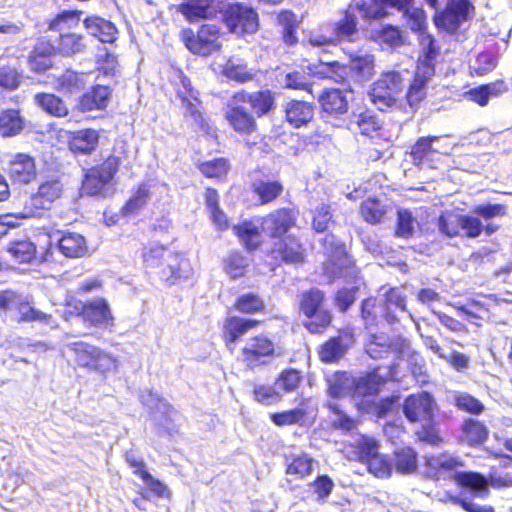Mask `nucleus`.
I'll use <instances>...</instances> for the list:
<instances>
[{
	"label": "nucleus",
	"instance_id": "obj_1",
	"mask_svg": "<svg viewBox=\"0 0 512 512\" xmlns=\"http://www.w3.org/2000/svg\"><path fill=\"white\" fill-rule=\"evenodd\" d=\"M142 263L147 272L156 275L166 286L186 281L193 272L184 253L160 242H149L141 248Z\"/></svg>",
	"mask_w": 512,
	"mask_h": 512
},
{
	"label": "nucleus",
	"instance_id": "obj_2",
	"mask_svg": "<svg viewBox=\"0 0 512 512\" xmlns=\"http://www.w3.org/2000/svg\"><path fill=\"white\" fill-rule=\"evenodd\" d=\"M81 10H62L46 20V32L58 57L69 58L87 49L86 37L78 31Z\"/></svg>",
	"mask_w": 512,
	"mask_h": 512
},
{
	"label": "nucleus",
	"instance_id": "obj_3",
	"mask_svg": "<svg viewBox=\"0 0 512 512\" xmlns=\"http://www.w3.org/2000/svg\"><path fill=\"white\" fill-rule=\"evenodd\" d=\"M402 411L410 423H420L415 431L420 442L437 445L441 442L436 412L438 405L434 396L429 391H419L405 397Z\"/></svg>",
	"mask_w": 512,
	"mask_h": 512
},
{
	"label": "nucleus",
	"instance_id": "obj_4",
	"mask_svg": "<svg viewBox=\"0 0 512 512\" xmlns=\"http://www.w3.org/2000/svg\"><path fill=\"white\" fill-rule=\"evenodd\" d=\"M65 194L66 185L63 179L58 175L47 176L40 181L34 192L25 196L22 208L14 215L18 220L41 218L52 210Z\"/></svg>",
	"mask_w": 512,
	"mask_h": 512
},
{
	"label": "nucleus",
	"instance_id": "obj_5",
	"mask_svg": "<svg viewBox=\"0 0 512 512\" xmlns=\"http://www.w3.org/2000/svg\"><path fill=\"white\" fill-rule=\"evenodd\" d=\"M64 318H80L84 324L92 327H110L114 325V315L108 300L96 297L82 301L74 295L64 300Z\"/></svg>",
	"mask_w": 512,
	"mask_h": 512
},
{
	"label": "nucleus",
	"instance_id": "obj_6",
	"mask_svg": "<svg viewBox=\"0 0 512 512\" xmlns=\"http://www.w3.org/2000/svg\"><path fill=\"white\" fill-rule=\"evenodd\" d=\"M121 164L122 157L111 153L101 163L86 169L81 183L83 193L89 196L105 197L107 187L114 180Z\"/></svg>",
	"mask_w": 512,
	"mask_h": 512
},
{
	"label": "nucleus",
	"instance_id": "obj_7",
	"mask_svg": "<svg viewBox=\"0 0 512 512\" xmlns=\"http://www.w3.org/2000/svg\"><path fill=\"white\" fill-rule=\"evenodd\" d=\"M179 37L185 48L195 55L210 56L222 48V32L216 24H201L196 32L191 28H184Z\"/></svg>",
	"mask_w": 512,
	"mask_h": 512
},
{
	"label": "nucleus",
	"instance_id": "obj_8",
	"mask_svg": "<svg viewBox=\"0 0 512 512\" xmlns=\"http://www.w3.org/2000/svg\"><path fill=\"white\" fill-rule=\"evenodd\" d=\"M266 255L277 266L297 268L307 262L309 250L299 235L291 234L272 241Z\"/></svg>",
	"mask_w": 512,
	"mask_h": 512
},
{
	"label": "nucleus",
	"instance_id": "obj_9",
	"mask_svg": "<svg viewBox=\"0 0 512 512\" xmlns=\"http://www.w3.org/2000/svg\"><path fill=\"white\" fill-rule=\"evenodd\" d=\"M221 21L227 30L238 36L255 34L260 25L257 9L245 2H232L222 11Z\"/></svg>",
	"mask_w": 512,
	"mask_h": 512
},
{
	"label": "nucleus",
	"instance_id": "obj_10",
	"mask_svg": "<svg viewBox=\"0 0 512 512\" xmlns=\"http://www.w3.org/2000/svg\"><path fill=\"white\" fill-rule=\"evenodd\" d=\"M354 460L366 465L368 471L378 478L391 476V465L388 458L380 454L379 441L369 435H361L351 445Z\"/></svg>",
	"mask_w": 512,
	"mask_h": 512
},
{
	"label": "nucleus",
	"instance_id": "obj_11",
	"mask_svg": "<svg viewBox=\"0 0 512 512\" xmlns=\"http://www.w3.org/2000/svg\"><path fill=\"white\" fill-rule=\"evenodd\" d=\"M240 355L245 368L253 371L271 363L279 355V347L268 334L258 333L245 342Z\"/></svg>",
	"mask_w": 512,
	"mask_h": 512
},
{
	"label": "nucleus",
	"instance_id": "obj_12",
	"mask_svg": "<svg viewBox=\"0 0 512 512\" xmlns=\"http://www.w3.org/2000/svg\"><path fill=\"white\" fill-rule=\"evenodd\" d=\"M432 7L437 8L438 0H426ZM474 5L470 0H446L445 7L434 14V25L447 34H455L460 26L471 19Z\"/></svg>",
	"mask_w": 512,
	"mask_h": 512
},
{
	"label": "nucleus",
	"instance_id": "obj_13",
	"mask_svg": "<svg viewBox=\"0 0 512 512\" xmlns=\"http://www.w3.org/2000/svg\"><path fill=\"white\" fill-rule=\"evenodd\" d=\"M405 78L401 71L385 70L372 83L369 96L373 104L380 109L391 108L397 104Z\"/></svg>",
	"mask_w": 512,
	"mask_h": 512
},
{
	"label": "nucleus",
	"instance_id": "obj_14",
	"mask_svg": "<svg viewBox=\"0 0 512 512\" xmlns=\"http://www.w3.org/2000/svg\"><path fill=\"white\" fill-rule=\"evenodd\" d=\"M76 367L104 373L115 366L114 357L101 348L84 341L67 345Z\"/></svg>",
	"mask_w": 512,
	"mask_h": 512
},
{
	"label": "nucleus",
	"instance_id": "obj_15",
	"mask_svg": "<svg viewBox=\"0 0 512 512\" xmlns=\"http://www.w3.org/2000/svg\"><path fill=\"white\" fill-rule=\"evenodd\" d=\"M299 210L296 207L282 206L269 211L260 218L262 230L267 237L274 241L284 236L297 227Z\"/></svg>",
	"mask_w": 512,
	"mask_h": 512
},
{
	"label": "nucleus",
	"instance_id": "obj_16",
	"mask_svg": "<svg viewBox=\"0 0 512 512\" xmlns=\"http://www.w3.org/2000/svg\"><path fill=\"white\" fill-rule=\"evenodd\" d=\"M57 56L58 54L50 44V37L40 35L28 52L26 63L32 74L44 76L57 67Z\"/></svg>",
	"mask_w": 512,
	"mask_h": 512
},
{
	"label": "nucleus",
	"instance_id": "obj_17",
	"mask_svg": "<svg viewBox=\"0 0 512 512\" xmlns=\"http://www.w3.org/2000/svg\"><path fill=\"white\" fill-rule=\"evenodd\" d=\"M327 255L326 270L337 277H343L355 270V262L348 255L344 243L328 234L322 240Z\"/></svg>",
	"mask_w": 512,
	"mask_h": 512
},
{
	"label": "nucleus",
	"instance_id": "obj_18",
	"mask_svg": "<svg viewBox=\"0 0 512 512\" xmlns=\"http://www.w3.org/2000/svg\"><path fill=\"white\" fill-rule=\"evenodd\" d=\"M4 172L13 184H29L37 176L36 160L29 153H15L6 162Z\"/></svg>",
	"mask_w": 512,
	"mask_h": 512
},
{
	"label": "nucleus",
	"instance_id": "obj_19",
	"mask_svg": "<svg viewBox=\"0 0 512 512\" xmlns=\"http://www.w3.org/2000/svg\"><path fill=\"white\" fill-rule=\"evenodd\" d=\"M231 129L240 136H249L258 131L255 116L245 109L241 102H236L232 97L224 114Z\"/></svg>",
	"mask_w": 512,
	"mask_h": 512
},
{
	"label": "nucleus",
	"instance_id": "obj_20",
	"mask_svg": "<svg viewBox=\"0 0 512 512\" xmlns=\"http://www.w3.org/2000/svg\"><path fill=\"white\" fill-rule=\"evenodd\" d=\"M462 465L457 457L447 453L430 455L425 458L424 475L433 481L452 479V475L458 473L457 469Z\"/></svg>",
	"mask_w": 512,
	"mask_h": 512
},
{
	"label": "nucleus",
	"instance_id": "obj_21",
	"mask_svg": "<svg viewBox=\"0 0 512 512\" xmlns=\"http://www.w3.org/2000/svg\"><path fill=\"white\" fill-rule=\"evenodd\" d=\"M317 101L323 118L338 119L349 110L347 95L340 88H324L319 93Z\"/></svg>",
	"mask_w": 512,
	"mask_h": 512
},
{
	"label": "nucleus",
	"instance_id": "obj_22",
	"mask_svg": "<svg viewBox=\"0 0 512 512\" xmlns=\"http://www.w3.org/2000/svg\"><path fill=\"white\" fill-rule=\"evenodd\" d=\"M232 99L236 102H241L243 105L248 104L250 112L258 118L267 115L275 108V95L269 89L255 92L241 89L232 94Z\"/></svg>",
	"mask_w": 512,
	"mask_h": 512
},
{
	"label": "nucleus",
	"instance_id": "obj_23",
	"mask_svg": "<svg viewBox=\"0 0 512 512\" xmlns=\"http://www.w3.org/2000/svg\"><path fill=\"white\" fill-rule=\"evenodd\" d=\"M249 189L257 204L266 206L276 202L283 195L285 188L281 179L261 175L250 181Z\"/></svg>",
	"mask_w": 512,
	"mask_h": 512
},
{
	"label": "nucleus",
	"instance_id": "obj_24",
	"mask_svg": "<svg viewBox=\"0 0 512 512\" xmlns=\"http://www.w3.org/2000/svg\"><path fill=\"white\" fill-rule=\"evenodd\" d=\"M261 321L256 318L227 316L222 325V340L227 347H231L240 342L244 335L250 330L258 328Z\"/></svg>",
	"mask_w": 512,
	"mask_h": 512
},
{
	"label": "nucleus",
	"instance_id": "obj_25",
	"mask_svg": "<svg viewBox=\"0 0 512 512\" xmlns=\"http://www.w3.org/2000/svg\"><path fill=\"white\" fill-rule=\"evenodd\" d=\"M284 120L294 129L307 127L315 118V106L301 99H289L283 104Z\"/></svg>",
	"mask_w": 512,
	"mask_h": 512
},
{
	"label": "nucleus",
	"instance_id": "obj_26",
	"mask_svg": "<svg viewBox=\"0 0 512 512\" xmlns=\"http://www.w3.org/2000/svg\"><path fill=\"white\" fill-rule=\"evenodd\" d=\"M414 0H370L357 2L355 7L365 20H378L387 16V9L403 12L410 8Z\"/></svg>",
	"mask_w": 512,
	"mask_h": 512
},
{
	"label": "nucleus",
	"instance_id": "obj_27",
	"mask_svg": "<svg viewBox=\"0 0 512 512\" xmlns=\"http://www.w3.org/2000/svg\"><path fill=\"white\" fill-rule=\"evenodd\" d=\"M434 73L415 69L405 93L406 104L412 111H417L428 96V82Z\"/></svg>",
	"mask_w": 512,
	"mask_h": 512
},
{
	"label": "nucleus",
	"instance_id": "obj_28",
	"mask_svg": "<svg viewBox=\"0 0 512 512\" xmlns=\"http://www.w3.org/2000/svg\"><path fill=\"white\" fill-rule=\"evenodd\" d=\"M440 138L437 135L418 137L410 147L409 156L411 163L416 167L430 165L434 160V156L441 153L436 146Z\"/></svg>",
	"mask_w": 512,
	"mask_h": 512
},
{
	"label": "nucleus",
	"instance_id": "obj_29",
	"mask_svg": "<svg viewBox=\"0 0 512 512\" xmlns=\"http://www.w3.org/2000/svg\"><path fill=\"white\" fill-rule=\"evenodd\" d=\"M312 412L313 409L310 406V399L303 397L297 407L271 413L269 417L271 422L277 427H286L296 424L303 426Z\"/></svg>",
	"mask_w": 512,
	"mask_h": 512
},
{
	"label": "nucleus",
	"instance_id": "obj_30",
	"mask_svg": "<svg viewBox=\"0 0 512 512\" xmlns=\"http://www.w3.org/2000/svg\"><path fill=\"white\" fill-rule=\"evenodd\" d=\"M59 252L68 259H78L87 256L88 243L81 233L65 230L60 231L56 244Z\"/></svg>",
	"mask_w": 512,
	"mask_h": 512
},
{
	"label": "nucleus",
	"instance_id": "obj_31",
	"mask_svg": "<svg viewBox=\"0 0 512 512\" xmlns=\"http://www.w3.org/2000/svg\"><path fill=\"white\" fill-rule=\"evenodd\" d=\"M111 95L112 90L109 86L100 84L93 85L78 98L77 109L80 112L105 110Z\"/></svg>",
	"mask_w": 512,
	"mask_h": 512
},
{
	"label": "nucleus",
	"instance_id": "obj_32",
	"mask_svg": "<svg viewBox=\"0 0 512 512\" xmlns=\"http://www.w3.org/2000/svg\"><path fill=\"white\" fill-rule=\"evenodd\" d=\"M385 383L386 380L379 374L378 368H373L359 376H353L352 397L377 395Z\"/></svg>",
	"mask_w": 512,
	"mask_h": 512
},
{
	"label": "nucleus",
	"instance_id": "obj_33",
	"mask_svg": "<svg viewBox=\"0 0 512 512\" xmlns=\"http://www.w3.org/2000/svg\"><path fill=\"white\" fill-rule=\"evenodd\" d=\"M178 11L191 23L210 19L216 14V0H186L179 4Z\"/></svg>",
	"mask_w": 512,
	"mask_h": 512
},
{
	"label": "nucleus",
	"instance_id": "obj_34",
	"mask_svg": "<svg viewBox=\"0 0 512 512\" xmlns=\"http://www.w3.org/2000/svg\"><path fill=\"white\" fill-rule=\"evenodd\" d=\"M313 75L320 80H329L337 84L349 81V67L339 61H319L314 66Z\"/></svg>",
	"mask_w": 512,
	"mask_h": 512
},
{
	"label": "nucleus",
	"instance_id": "obj_35",
	"mask_svg": "<svg viewBox=\"0 0 512 512\" xmlns=\"http://www.w3.org/2000/svg\"><path fill=\"white\" fill-rule=\"evenodd\" d=\"M234 235L248 252L258 250L262 245L261 230L250 219L243 220L232 227Z\"/></svg>",
	"mask_w": 512,
	"mask_h": 512
},
{
	"label": "nucleus",
	"instance_id": "obj_36",
	"mask_svg": "<svg viewBox=\"0 0 512 512\" xmlns=\"http://www.w3.org/2000/svg\"><path fill=\"white\" fill-rule=\"evenodd\" d=\"M33 101L43 112L55 118H64L69 115V107L65 100L52 92H38Z\"/></svg>",
	"mask_w": 512,
	"mask_h": 512
},
{
	"label": "nucleus",
	"instance_id": "obj_37",
	"mask_svg": "<svg viewBox=\"0 0 512 512\" xmlns=\"http://www.w3.org/2000/svg\"><path fill=\"white\" fill-rule=\"evenodd\" d=\"M275 23L281 28L283 43L289 47L295 46L299 41L297 30L300 24L296 13L290 9H282L276 14Z\"/></svg>",
	"mask_w": 512,
	"mask_h": 512
},
{
	"label": "nucleus",
	"instance_id": "obj_38",
	"mask_svg": "<svg viewBox=\"0 0 512 512\" xmlns=\"http://www.w3.org/2000/svg\"><path fill=\"white\" fill-rule=\"evenodd\" d=\"M84 27L102 43H114L118 38L117 27L109 20L91 15L83 20Z\"/></svg>",
	"mask_w": 512,
	"mask_h": 512
},
{
	"label": "nucleus",
	"instance_id": "obj_39",
	"mask_svg": "<svg viewBox=\"0 0 512 512\" xmlns=\"http://www.w3.org/2000/svg\"><path fill=\"white\" fill-rule=\"evenodd\" d=\"M98 144L99 133L92 128L74 131L69 137V148L75 154H91L96 150Z\"/></svg>",
	"mask_w": 512,
	"mask_h": 512
},
{
	"label": "nucleus",
	"instance_id": "obj_40",
	"mask_svg": "<svg viewBox=\"0 0 512 512\" xmlns=\"http://www.w3.org/2000/svg\"><path fill=\"white\" fill-rule=\"evenodd\" d=\"M419 45L421 48V58L418 61L416 69L435 74V64L441 50L440 45L430 33L419 36Z\"/></svg>",
	"mask_w": 512,
	"mask_h": 512
},
{
	"label": "nucleus",
	"instance_id": "obj_41",
	"mask_svg": "<svg viewBox=\"0 0 512 512\" xmlns=\"http://www.w3.org/2000/svg\"><path fill=\"white\" fill-rule=\"evenodd\" d=\"M314 463V458L304 451L291 457H286L285 474L293 477L295 480H305L313 473Z\"/></svg>",
	"mask_w": 512,
	"mask_h": 512
},
{
	"label": "nucleus",
	"instance_id": "obj_42",
	"mask_svg": "<svg viewBox=\"0 0 512 512\" xmlns=\"http://www.w3.org/2000/svg\"><path fill=\"white\" fill-rule=\"evenodd\" d=\"M371 39L377 44L396 50L408 44L407 36L395 25L385 24L373 31Z\"/></svg>",
	"mask_w": 512,
	"mask_h": 512
},
{
	"label": "nucleus",
	"instance_id": "obj_43",
	"mask_svg": "<svg viewBox=\"0 0 512 512\" xmlns=\"http://www.w3.org/2000/svg\"><path fill=\"white\" fill-rule=\"evenodd\" d=\"M390 465L398 474H413L418 468V454L411 446L400 447L393 452Z\"/></svg>",
	"mask_w": 512,
	"mask_h": 512
},
{
	"label": "nucleus",
	"instance_id": "obj_44",
	"mask_svg": "<svg viewBox=\"0 0 512 512\" xmlns=\"http://www.w3.org/2000/svg\"><path fill=\"white\" fill-rule=\"evenodd\" d=\"M150 186L146 183H138L131 191V195L120 208L124 217L138 214L147 205L151 197Z\"/></svg>",
	"mask_w": 512,
	"mask_h": 512
},
{
	"label": "nucleus",
	"instance_id": "obj_45",
	"mask_svg": "<svg viewBox=\"0 0 512 512\" xmlns=\"http://www.w3.org/2000/svg\"><path fill=\"white\" fill-rule=\"evenodd\" d=\"M15 309L17 311V323H33L38 322L42 324H49L53 317L51 314L43 312L34 307L33 301L28 298H20L15 302Z\"/></svg>",
	"mask_w": 512,
	"mask_h": 512
},
{
	"label": "nucleus",
	"instance_id": "obj_46",
	"mask_svg": "<svg viewBox=\"0 0 512 512\" xmlns=\"http://www.w3.org/2000/svg\"><path fill=\"white\" fill-rule=\"evenodd\" d=\"M333 314L326 306L303 316L302 325L312 335H323L333 326Z\"/></svg>",
	"mask_w": 512,
	"mask_h": 512
},
{
	"label": "nucleus",
	"instance_id": "obj_47",
	"mask_svg": "<svg viewBox=\"0 0 512 512\" xmlns=\"http://www.w3.org/2000/svg\"><path fill=\"white\" fill-rule=\"evenodd\" d=\"M358 33V19L356 15L346 9L342 17L333 23L332 34L337 43L342 41L353 42Z\"/></svg>",
	"mask_w": 512,
	"mask_h": 512
},
{
	"label": "nucleus",
	"instance_id": "obj_48",
	"mask_svg": "<svg viewBox=\"0 0 512 512\" xmlns=\"http://www.w3.org/2000/svg\"><path fill=\"white\" fill-rule=\"evenodd\" d=\"M325 306V292L317 287H310L297 295L298 312L302 317Z\"/></svg>",
	"mask_w": 512,
	"mask_h": 512
},
{
	"label": "nucleus",
	"instance_id": "obj_49",
	"mask_svg": "<svg viewBox=\"0 0 512 512\" xmlns=\"http://www.w3.org/2000/svg\"><path fill=\"white\" fill-rule=\"evenodd\" d=\"M233 308L243 315L264 314L267 305L264 298L255 292L240 294L233 303Z\"/></svg>",
	"mask_w": 512,
	"mask_h": 512
},
{
	"label": "nucleus",
	"instance_id": "obj_50",
	"mask_svg": "<svg viewBox=\"0 0 512 512\" xmlns=\"http://www.w3.org/2000/svg\"><path fill=\"white\" fill-rule=\"evenodd\" d=\"M392 146V140L383 135L367 139L363 147L366 161L377 162L388 159Z\"/></svg>",
	"mask_w": 512,
	"mask_h": 512
},
{
	"label": "nucleus",
	"instance_id": "obj_51",
	"mask_svg": "<svg viewBox=\"0 0 512 512\" xmlns=\"http://www.w3.org/2000/svg\"><path fill=\"white\" fill-rule=\"evenodd\" d=\"M346 352L347 345L339 335L332 336L325 340L317 350L319 360L325 364L338 362Z\"/></svg>",
	"mask_w": 512,
	"mask_h": 512
},
{
	"label": "nucleus",
	"instance_id": "obj_52",
	"mask_svg": "<svg viewBox=\"0 0 512 512\" xmlns=\"http://www.w3.org/2000/svg\"><path fill=\"white\" fill-rule=\"evenodd\" d=\"M463 439L471 447L482 445L489 436L487 426L474 418H466L461 425Z\"/></svg>",
	"mask_w": 512,
	"mask_h": 512
},
{
	"label": "nucleus",
	"instance_id": "obj_53",
	"mask_svg": "<svg viewBox=\"0 0 512 512\" xmlns=\"http://www.w3.org/2000/svg\"><path fill=\"white\" fill-rule=\"evenodd\" d=\"M192 106L182 111L183 121L188 123L193 131L209 134L212 129L211 120L202 103Z\"/></svg>",
	"mask_w": 512,
	"mask_h": 512
},
{
	"label": "nucleus",
	"instance_id": "obj_54",
	"mask_svg": "<svg viewBox=\"0 0 512 512\" xmlns=\"http://www.w3.org/2000/svg\"><path fill=\"white\" fill-rule=\"evenodd\" d=\"M388 212L387 206L376 197L365 199L359 206L358 213L363 221L371 225L380 224Z\"/></svg>",
	"mask_w": 512,
	"mask_h": 512
},
{
	"label": "nucleus",
	"instance_id": "obj_55",
	"mask_svg": "<svg viewBox=\"0 0 512 512\" xmlns=\"http://www.w3.org/2000/svg\"><path fill=\"white\" fill-rule=\"evenodd\" d=\"M205 204L209 209L210 218L216 228L220 231L227 230L229 220L224 211L219 206V194L213 187H206L204 192Z\"/></svg>",
	"mask_w": 512,
	"mask_h": 512
},
{
	"label": "nucleus",
	"instance_id": "obj_56",
	"mask_svg": "<svg viewBox=\"0 0 512 512\" xmlns=\"http://www.w3.org/2000/svg\"><path fill=\"white\" fill-rule=\"evenodd\" d=\"M349 74L352 72L360 80H368L375 73V56L371 53L350 54Z\"/></svg>",
	"mask_w": 512,
	"mask_h": 512
},
{
	"label": "nucleus",
	"instance_id": "obj_57",
	"mask_svg": "<svg viewBox=\"0 0 512 512\" xmlns=\"http://www.w3.org/2000/svg\"><path fill=\"white\" fill-rule=\"evenodd\" d=\"M452 480L457 486L479 495L488 493V480L480 473L458 472L452 475Z\"/></svg>",
	"mask_w": 512,
	"mask_h": 512
},
{
	"label": "nucleus",
	"instance_id": "obj_58",
	"mask_svg": "<svg viewBox=\"0 0 512 512\" xmlns=\"http://www.w3.org/2000/svg\"><path fill=\"white\" fill-rule=\"evenodd\" d=\"M353 375L347 371H336L328 379V394L332 398L352 397Z\"/></svg>",
	"mask_w": 512,
	"mask_h": 512
},
{
	"label": "nucleus",
	"instance_id": "obj_59",
	"mask_svg": "<svg viewBox=\"0 0 512 512\" xmlns=\"http://www.w3.org/2000/svg\"><path fill=\"white\" fill-rule=\"evenodd\" d=\"M398 309L402 312L406 311V296L397 287L389 288L384 294L383 300V317L388 323H395L398 319L392 312Z\"/></svg>",
	"mask_w": 512,
	"mask_h": 512
},
{
	"label": "nucleus",
	"instance_id": "obj_60",
	"mask_svg": "<svg viewBox=\"0 0 512 512\" xmlns=\"http://www.w3.org/2000/svg\"><path fill=\"white\" fill-rule=\"evenodd\" d=\"M24 129V119L17 109H5L0 113V136L14 137Z\"/></svg>",
	"mask_w": 512,
	"mask_h": 512
},
{
	"label": "nucleus",
	"instance_id": "obj_61",
	"mask_svg": "<svg viewBox=\"0 0 512 512\" xmlns=\"http://www.w3.org/2000/svg\"><path fill=\"white\" fill-rule=\"evenodd\" d=\"M196 167L206 178L224 180L230 171V162L225 157H218L199 162Z\"/></svg>",
	"mask_w": 512,
	"mask_h": 512
},
{
	"label": "nucleus",
	"instance_id": "obj_62",
	"mask_svg": "<svg viewBox=\"0 0 512 512\" xmlns=\"http://www.w3.org/2000/svg\"><path fill=\"white\" fill-rule=\"evenodd\" d=\"M356 124L361 135L366 136L368 139L383 135V123L371 110L360 112L357 115Z\"/></svg>",
	"mask_w": 512,
	"mask_h": 512
},
{
	"label": "nucleus",
	"instance_id": "obj_63",
	"mask_svg": "<svg viewBox=\"0 0 512 512\" xmlns=\"http://www.w3.org/2000/svg\"><path fill=\"white\" fill-rule=\"evenodd\" d=\"M54 88L59 92L73 93L84 88V81L79 72L66 68L54 78Z\"/></svg>",
	"mask_w": 512,
	"mask_h": 512
},
{
	"label": "nucleus",
	"instance_id": "obj_64",
	"mask_svg": "<svg viewBox=\"0 0 512 512\" xmlns=\"http://www.w3.org/2000/svg\"><path fill=\"white\" fill-rule=\"evenodd\" d=\"M454 406L469 415L479 416L485 411V405L468 392H458L453 398Z\"/></svg>",
	"mask_w": 512,
	"mask_h": 512
}]
</instances>
